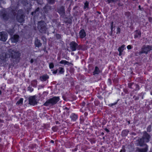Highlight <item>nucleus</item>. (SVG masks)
Wrapping results in <instances>:
<instances>
[{
	"label": "nucleus",
	"mask_w": 152,
	"mask_h": 152,
	"mask_svg": "<svg viewBox=\"0 0 152 152\" xmlns=\"http://www.w3.org/2000/svg\"><path fill=\"white\" fill-rule=\"evenodd\" d=\"M151 138L150 136L146 132H143L142 137L138 140L139 145L142 146L144 145V142H148Z\"/></svg>",
	"instance_id": "obj_1"
},
{
	"label": "nucleus",
	"mask_w": 152,
	"mask_h": 152,
	"mask_svg": "<svg viewBox=\"0 0 152 152\" xmlns=\"http://www.w3.org/2000/svg\"><path fill=\"white\" fill-rule=\"evenodd\" d=\"M116 103H117V102H116V103H114V104H112V105H115V104H116Z\"/></svg>",
	"instance_id": "obj_48"
},
{
	"label": "nucleus",
	"mask_w": 152,
	"mask_h": 152,
	"mask_svg": "<svg viewBox=\"0 0 152 152\" xmlns=\"http://www.w3.org/2000/svg\"><path fill=\"white\" fill-rule=\"evenodd\" d=\"M48 3L49 4H53L55 2V0H47Z\"/></svg>",
	"instance_id": "obj_25"
},
{
	"label": "nucleus",
	"mask_w": 152,
	"mask_h": 152,
	"mask_svg": "<svg viewBox=\"0 0 152 152\" xmlns=\"http://www.w3.org/2000/svg\"><path fill=\"white\" fill-rule=\"evenodd\" d=\"M23 98H20V99L16 103V104L18 105H22L23 104Z\"/></svg>",
	"instance_id": "obj_22"
},
{
	"label": "nucleus",
	"mask_w": 152,
	"mask_h": 152,
	"mask_svg": "<svg viewBox=\"0 0 152 152\" xmlns=\"http://www.w3.org/2000/svg\"><path fill=\"white\" fill-rule=\"evenodd\" d=\"M1 91L0 90V95L1 94Z\"/></svg>",
	"instance_id": "obj_49"
},
{
	"label": "nucleus",
	"mask_w": 152,
	"mask_h": 152,
	"mask_svg": "<svg viewBox=\"0 0 152 152\" xmlns=\"http://www.w3.org/2000/svg\"><path fill=\"white\" fill-rule=\"evenodd\" d=\"M1 16L3 18L4 20L8 19V16L7 15V13H5L4 11L2 12Z\"/></svg>",
	"instance_id": "obj_15"
},
{
	"label": "nucleus",
	"mask_w": 152,
	"mask_h": 152,
	"mask_svg": "<svg viewBox=\"0 0 152 152\" xmlns=\"http://www.w3.org/2000/svg\"><path fill=\"white\" fill-rule=\"evenodd\" d=\"M65 108L66 109H67V107H65Z\"/></svg>",
	"instance_id": "obj_51"
},
{
	"label": "nucleus",
	"mask_w": 152,
	"mask_h": 152,
	"mask_svg": "<svg viewBox=\"0 0 152 152\" xmlns=\"http://www.w3.org/2000/svg\"><path fill=\"white\" fill-rule=\"evenodd\" d=\"M135 86L136 87V89H135V90H138L139 89V86L137 85H135Z\"/></svg>",
	"instance_id": "obj_34"
},
{
	"label": "nucleus",
	"mask_w": 152,
	"mask_h": 152,
	"mask_svg": "<svg viewBox=\"0 0 152 152\" xmlns=\"http://www.w3.org/2000/svg\"><path fill=\"white\" fill-rule=\"evenodd\" d=\"M33 62H34L33 60L32 59H31V61H30L31 63H33Z\"/></svg>",
	"instance_id": "obj_43"
},
{
	"label": "nucleus",
	"mask_w": 152,
	"mask_h": 152,
	"mask_svg": "<svg viewBox=\"0 0 152 152\" xmlns=\"http://www.w3.org/2000/svg\"><path fill=\"white\" fill-rule=\"evenodd\" d=\"M46 25V23L44 21H41L38 22L37 28L40 32L45 33L47 29Z\"/></svg>",
	"instance_id": "obj_3"
},
{
	"label": "nucleus",
	"mask_w": 152,
	"mask_h": 152,
	"mask_svg": "<svg viewBox=\"0 0 152 152\" xmlns=\"http://www.w3.org/2000/svg\"><path fill=\"white\" fill-rule=\"evenodd\" d=\"M19 37V36L18 35H12L10 38V40L12 43H16L18 41Z\"/></svg>",
	"instance_id": "obj_9"
},
{
	"label": "nucleus",
	"mask_w": 152,
	"mask_h": 152,
	"mask_svg": "<svg viewBox=\"0 0 152 152\" xmlns=\"http://www.w3.org/2000/svg\"><path fill=\"white\" fill-rule=\"evenodd\" d=\"M113 22H111V32L110 33V35L111 36L112 35V32L113 31Z\"/></svg>",
	"instance_id": "obj_30"
},
{
	"label": "nucleus",
	"mask_w": 152,
	"mask_h": 152,
	"mask_svg": "<svg viewBox=\"0 0 152 152\" xmlns=\"http://www.w3.org/2000/svg\"><path fill=\"white\" fill-rule=\"evenodd\" d=\"M54 66V64L53 63H50L49 64V67L50 69L53 68Z\"/></svg>",
	"instance_id": "obj_31"
},
{
	"label": "nucleus",
	"mask_w": 152,
	"mask_h": 152,
	"mask_svg": "<svg viewBox=\"0 0 152 152\" xmlns=\"http://www.w3.org/2000/svg\"><path fill=\"white\" fill-rule=\"evenodd\" d=\"M8 53L10 55V57H11L12 58H18L20 56V53L19 51L15 49H10L8 50Z\"/></svg>",
	"instance_id": "obj_4"
},
{
	"label": "nucleus",
	"mask_w": 152,
	"mask_h": 152,
	"mask_svg": "<svg viewBox=\"0 0 152 152\" xmlns=\"http://www.w3.org/2000/svg\"><path fill=\"white\" fill-rule=\"evenodd\" d=\"M107 1L108 3H115L118 1V0H107Z\"/></svg>",
	"instance_id": "obj_26"
},
{
	"label": "nucleus",
	"mask_w": 152,
	"mask_h": 152,
	"mask_svg": "<svg viewBox=\"0 0 152 152\" xmlns=\"http://www.w3.org/2000/svg\"><path fill=\"white\" fill-rule=\"evenodd\" d=\"M35 44L36 46L37 47H39L41 46L42 44L40 42V40H38V39H36L35 42Z\"/></svg>",
	"instance_id": "obj_16"
},
{
	"label": "nucleus",
	"mask_w": 152,
	"mask_h": 152,
	"mask_svg": "<svg viewBox=\"0 0 152 152\" xmlns=\"http://www.w3.org/2000/svg\"><path fill=\"white\" fill-rule=\"evenodd\" d=\"M17 20L20 23H22L24 20V16L22 14H18L17 16Z\"/></svg>",
	"instance_id": "obj_10"
},
{
	"label": "nucleus",
	"mask_w": 152,
	"mask_h": 152,
	"mask_svg": "<svg viewBox=\"0 0 152 152\" xmlns=\"http://www.w3.org/2000/svg\"><path fill=\"white\" fill-rule=\"evenodd\" d=\"M58 12L61 16H64L65 14L64 7L62 6L60 7L58 9Z\"/></svg>",
	"instance_id": "obj_11"
},
{
	"label": "nucleus",
	"mask_w": 152,
	"mask_h": 152,
	"mask_svg": "<svg viewBox=\"0 0 152 152\" xmlns=\"http://www.w3.org/2000/svg\"><path fill=\"white\" fill-rule=\"evenodd\" d=\"M121 52H119V55L120 56L121 55Z\"/></svg>",
	"instance_id": "obj_45"
},
{
	"label": "nucleus",
	"mask_w": 152,
	"mask_h": 152,
	"mask_svg": "<svg viewBox=\"0 0 152 152\" xmlns=\"http://www.w3.org/2000/svg\"><path fill=\"white\" fill-rule=\"evenodd\" d=\"M133 134H134V133H133Z\"/></svg>",
	"instance_id": "obj_52"
},
{
	"label": "nucleus",
	"mask_w": 152,
	"mask_h": 152,
	"mask_svg": "<svg viewBox=\"0 0 152 152\" xmlns=\"http://www.w3.org/2000/svg\"><path fill=\"white\" fill-rule=\"evenodd\" d=\"M107 132H109V130H108V129H107V128H105L104 129Z\"/></svg>",
	"instance_id": "obj_41"
},
{
	"label": "nucleus",
	"mask_w": 152,
	"mask_h": 152,
	"mask_svg": "<svg viewBox=\"0 0 152 152\" xmlns=\"http://www.w3.org/2000/svg\"><path fill=\"white\" fill-rule=\"evenodd\" d=\"M69 45L70 48L72 51H75L77 48L78 44L74 41L70 42Z\"/></svg>",
	"instance_id": "obj_7"
},
{
	"label": "nucleus",
	"mask_w": 152,
	"mask_h": 152,
	"mask_svg": "<svg viewBox=\"0 0 152 152\" xmlns=\"http://www.w3.org/2000/svg\"><path fill=\"white\" fill-rule=\"evenodd\" d=\"M8 32L10 35L12 36L14 33V31L13 29H9L8 31Z\"/></svg>",
	"instance_id": "obj_23"
},
{
	"label": "nucleus",
	"mask_w": 152,
	"mask_h": 152,
	"mask_svg": "<svg viewBox=\"0 0 152 152\" xmlns=\"http://www.w3.org/2000/svg\"><path fill=\"white\" fill-rule=\"evenodd\" d=\"M128 132L126 130H123L122 132V134L123 136H125L127 134Z\"/></svg>",
	"instance_id": "obj_27"
},
{
	"label": "nucleus",
	"mask_w": 152,
	"mask_h": 152,
	"mask_svg": "<svg viewBox=\"0 0 152 152\" xmlns=\"http://www.w3.org/2000/svg\"><path fill=\"white\" fill-rule=\"evenodd\" d=\"M120 28H117V34L120 33Z\"/></svg>",
	"instance_id": "obj_35"
},
{
	"label": "nucleus",
	"mask_w": 152,
	"mask_h": 152,
	"mask_svg": "<svg viewBox=\"0 0 152 152\" xmlns=\"http://www.w3.org/2000/svg\"><path fill=\"white\" fill-rule=\"evenodd\" d=\"M128 122V123H129V124L130 123L129 121Z\"/></svg>",
	"instance_id": "obj_50"
},
{
	"label": "nucleus",
	"mask_w": 152,
	"mask_h": 152,
	"mask_svg": "<svg viewBox=\"0 0 152 152\" xmlns=\"http://www.w3.org/2000/svg\"><path fill=\"white\" fill-rule=\"evenodd\" d=\"M15 11L12 10V15L13 14V15H15V12H14Z\"/></svg>",
	"instance_id": "obj_39"
},
{
	"label": "nucleus",
	"mask_w": 152,
	"mask_h": 152,
	"mask_svg": "<svg viewBox=\"0 0 152 152\" xmlns=\"http://www.w3.org/2000/svg\"><path fill=\"white\" fill-rule=\"evenodd\" d=\"M79 34L81 38H83L86 36V33L83 29H82L80 31Z\"/></svg>",
	"instance_id": "obj_14"
},
{
	"label": "nucleus",
	"mask_w": 152,
	"mask_h": 152,
	"mask_svg": "<svg viewBox=\"0 0 152 152\" xmlns=\"http://www.w3.org/2000/svg\"><path fill=\"white\" fill-rule=\"evenodd\" d=\"M39 10V8H37L35 10V12L38 11Z\"/></svg>",
	"instance_id": "obj_42"
},
{
	"label": "nucleus",
	"mask_w": 152,
	"mask_h": 152,
	"mask_svg": "<svg viewBox=\"0 0 152 152\" xmlns=\"http://www.w3.org/2000/svg\"><path fill=\"white\" fill-rule=\"evenodd\" d=\"M127 48L128 49H130L132 48V47L130 45H128L127 46Z\"/></svg>",
	"instance_id": "obj_36"
},
{
	"label": "nucleus",
	"mask_w": 152,
	"mask_h": 152,
	"mask_svg": "<svg viewBox=\"0 0 152 152\" xmlns=\"http://www.w3.org/2000/svg\"><path fill=\"white\" fill-rule=\"evenodd\" d=\"M139 10H141L143 11L144 10V9L143 8H141L140 5L139 6Z\"/></svg>",
	"instance_id": "obj_37"
},
{
	"label": "nucleus",
	"mask_w": 152,
	"mask_h": 152,
	"mask_svg": "<svg viewBox=\"0 0 152 152\" xmlns=\"http://www.w3.org/2000/svg\"><path fill=\"white\" fill-rule=\"evenodd\" d=\"M34 82H35V83H37V81L36 80H34L33 81Z\"/></svg>",
	"instance_id": "obj_46"
},
{
	"label": "nucleus",
	"mask_w": 152,
	"mask_h": 152,
	"mask_svg": "<svg viewBox=\"0 0 152 152\" xmlns=\"http://www.w3.org/2000/svg\"><path fill=\"white\" fill-rule=\"evenodd\" d=\"M29 103L31 105H35L37 102L35 99V96H31L29 98Z\"/></svg>",
	"instance_id": "obj_8"
},
{
	"label": "nucleus",
	"mask_w": 152,
	"mask_h": 152,
	"mask_svg": "<svg viewBox=\"0 0 152 152\" xmlns=\"http://www.w3.org/2000/svg\"><path fill=\"white\" fill-rule=\"evenodd\" d=\"M71 118L74 121H75L77 118V116L75 114H73L71 116Z\"/></svg>",
	"instance_id": "obj_24"
},
{
	"label": "nucleus",
	"mask_w": 152,
	"mask_h": 152,
	"mask_svg": "<svg viewBox=\"0 0 152 152\" xmlns=\"http://www.w3.org/2000/svg\"><path fill=\"white\" fill-rule=\"evenodd\" d=\"M151 94V95H152V93Z\"/></svg>",
	"instance_id": "obj_53"
},
{
	"label": "nucleus",
	"mask_w": 152,
	"mask_h": 152,
	"mask_svg": "<svg viewBox=\"0 0 152 152\" xmlns=\"http://www.w3.org/2000/svg\"><path fill=\"white\" fill-rule=\"evenodd\" d=\"M145 145V148L140 149L139 151L140 152H146L147 151L148 148V146L147 145Z\"/></svg>",
	"instance_id": "obj_19"
},
{
	"label": "nucleus",
	"mask_w": 152,
	"mask_h": 152,
	"mask_svg": "<svg viewBox=\"0 0 152 152\" xmlns=\"http://www.w3.org/2000/svg\"><path fill=\"white\" fill-rule=\"evenodd\" d=\"M10 57V55L8 53V51L6 53H3L0 56V59L2 60H4L6 58Z\"/></svg>",
	"instance_id": "obj_12"
},
{
	"label": "nucleus",
	"mask_w": 152,
	"mask_h": 152,
	"mask_svg": "<svg viewBox=\"0 0 152 152\" xmlns=\"http://www.w3.org/2000/svg\"><path fill=\"white\" fill-rule=\"evenodd\" d=\"M49 78L48 76L47 75H45L40 76V80L42 81H45Z\"/></svg>",
	"instance_id": "obj_13"
},
{
	"label": "nucleus",
	"mask_w": 152,
	"mask_h": 152,
	"mask_svg": "<svg viewBox=\"0 0 152 152\" xmlns=\"http://www.w3.org/2000/svg\"><path fill=\"white\" fill-rule=\"evenodd\" d=\"M125 150L124 148H123L122 149H121L120 152H125Z\"/></svg>",
	"instance_id": "obj_38"
},
{
	"label": "nucleus",
	"mask_w": 152,
	"mask_h": 152,
	"mask_svg": "<svg viewBox=\"0 0 152 152\" xmlns=\"http://www.w3.org/2000/svg\"><path fill=\"white\" fill-rule=\"evenodd\" d=\"M7 38V34L5 32H0V40L2 41H5Z\"/></svg>",
	"instance_id": "obj_6"
},
{
	"label": "nucleus",
	"mask_w": 152,
	"mask_h": 152,
	"mask_svg": "<svg viewBox=\"0 0 152 152\" xmlns=\"http://www.w3.org/2000/svg\"><path fill=\"white\" fill-rule=\"evenodd\" d=\"M52 130L54 131H56L57 130V129L56 127H53L52 128Z\"/></svg>",
	"instance_id": "obj_33"
},
{
	"label": "nucleus",
	"mask_w": 152,
	"mask_h": 152,
	"mask_svg": "<svg viewBox=\"0 0 152 152\" xmlns=\"http://www.w3.org/2000/svg\"><path fill=\"white\" fill-rule=\"evenodd\" d=\"M59 98L58 96H54L52 98H50L47 100L44 104V105L48 106L49 105H52L56 104L59 101Z\"/></svg>",
	"instance_id": "obj_2"
},
{
	"label": "nucleus",
	"mask_w": 152,
	"mask_h": 152,
	"mask_svg": "<svg viewBox=\"0 0 152 152\" xmlns=\"http://www.w3.org/2000/svg\"><path fill=\"white\" fill-rule=\"evenodd\" d=\"M152 50V46L144 45L142 48L141 50L139 52V54H141L145 53L147 54L148 52Z\"/></svg>",
	"instance_id": "obj_5"
},
{
	"label": "nucleus",
	"mask_w": 152,
	"mask_h": 152,
	"mask_svg": "<svg viewBox=\"0 0 152 152\" xmlns=\"http://www.w3.org/2000/svg\"><path fill=\"white\" fill-rule=\"evenodd\" d=\"M51 142L52 143H53L54 142L53 140H51Z\"/></svg>",
	"instance_id": "obj_47"
},
{
	"label": "nucleus",
	"mask_w": 152,
	"mask_h": 152,
	"mask_svg": "<svg viewBox=\"0 0 152 152\" xmlns=\"http://www.w3.org/2000/svg\"><path fill=\"white\" fill-rule=\"evenodd\" d=\"M118 6H121V4L120 3V2H119L118 3Z\"/></svg>",
	"instance_id": "obj_44"
},
{
	"label": "nucleus",
	"mask_w": 152,
	"mask_h": 152,
	"mask_svg": "<svg viewBox=\"0 0 152 152\" xmlns=\"http://www.w3.org/2000/svg\"><path fill=\"white\" fill-rule=\"evenodd\" d=\"M57 69L56 70V71H53V73L54 74H56L57 73Z\"/></svg>",
	"instance_id": "obj_40"
},
{
	"label": "nucleus",
	"mask_w": 152,
	"mask_h": 152,
	"mask_svg": "<svg viewBox=\"0 0 152 152\" xmlns=\"http://www.w3.org/2000/svg\"><path fill=\"white\" fill-rule=\"evenodd\" d=\"M88 3L87 1H86L84 4V9H86V8H88Z\"/></svg>",
	"instance_id": "obj_29"
},
{
	"label": "nucleus",
	"mask_w": 152,
	"mask_h": 152,
	"mask_svg": "<svg viewBox=\"0 0 152 152\" xmlns=\"http://www.w3.org/2000/svg\"><path fill=\"white\" fill-rule=\"evenodd\" d=\"M59 63L61 64H64L65 65H69L71 64V63L66 60H62Z\"/></svg>",
	"instance_id": "obj_17"
},
{
	"label": "nucleus",
	"mask_w": 152,
	"mask_h": 152,
	"mask_svg": "<svg viewBox=\"0 0 152 152\" xmlns=\"http://www.w3.org/2000/svg\"><path fill=\"white\" fill-rule=\"evenodd\" d=\"M141 32L140 31H136V34L134 36V38H136L138 37H140L141 36Z\"/></svg>",
	"instance_id": "obj_18"
},
{
	"label": "nucleus",
	"mask_w": 152,
	"mask_h": 152,
	"mask_svg": "<svg viewBox=\"0 0 152 152\" xmlns=\"http://www.w3.org/2000/svg\"><path fill=\"white\" fill-rule=\"evenodd\" d=\"M59 73H63L64 72V69L62 67H59L58 69Z\"/></svg>",
	"instance_id": "obj_28"
},
{
	"label": "nucleus",
	"mask_w": 152,
	"mask_h": 152,
	"mask_svg": "<svg viewBox=\"0 0 152 152\" xmlns=\"http://www.w3.org/2000/svg\"><path fill=\"white\" fill-rule=\"evenodd\" d=\"M125 47V45H123L121 46V47L119 48L118 49V50L119 51V52H123L124 49Z\"/></svg>",
	"instance_id": "obj_20"
},
{
	"label": "nucleus",
	"mask_w": 152,
	"mask_h": 152,
	"mask_svg": "<svg viewBox=\"0 0 152 152\" xmlns=\"http://www.w3.org/2000/svg\"><path fill=\"white\" fill-rule=\"evenodd\" d=\"M133 84V83H129L128 84V86L129 88H132V85Z\"/></svg>",
	"instance_id": "obj_32"
},
{
	"label": "nucleus",
	"mask_w": 152,
	"mask_h": 152,
	"mask_svg": "<svg viewBox=\"0 0 152 152\" xmlns=\"http://www.w3.org/2000/svg\"><path fill=\"white\" fill-rule=\"evenodd\" d=\"M99 72L100 71L99 68L97 67L96 66L95 71L94 72V74H98L99 73Z\"/></svg>",
	"instance_id": "obj_21"
}]
</instances>
